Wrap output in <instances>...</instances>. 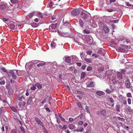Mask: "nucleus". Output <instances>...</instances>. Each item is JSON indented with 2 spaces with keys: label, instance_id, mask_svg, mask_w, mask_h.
<instances>
[{
  "label": "nucleus",
  "instance_id": "26",
  "mask_svg": "<svg viewBox=\"0 0 133 133\" xmlns=\"http://www.w3.org/2000/svg\"><path fill=\"white\" fill-rule=\"evenodd\" d=\"M84 59L85 61L89 63H91V59L88 58L86 57H85L84 58Z\"/></svg>",
  "mask_w": 133,
  "mask_h": 133
},
{
  "label": "nucleus",
  "instance_id": "7",
  "mask_svg": "<svg viewBox=\"0 0 133 133\" xmlns=\"http://www.w3.org/2000/svg\"><path fill=\"white\" fill-rule=\"evenodd\" d=\"M35 119L38 124L40 125L42 127L44 126V124L43 123L38 117H35Z\"/></svg>",
  "mask_w": 133,
  "mask_h": 133
},
{
  "label": "nucleus",
  "instance_id": "12",
  "mask_svg": "<svg viewBox=\"0 0 133 133\" xmlns=\"http://www.w3.org/2000/svg\"><path fill=\"white\" fill-rule=\"evenodd\" d=\"M13 90L11 88H9L8 90V95L9 96H11L13 95Z\"/></svg>",
  "mask_w": 133,
  "mask_h": 133
},
{
  "label": "nucleus",
  "instance_id": "10",
  "mask_svg": "<svg viewBox=\"0 0 133 133\" xmlns=\"http://www.w3.org/2000/svg\"><path fill=\"white\" fill-rule=\"evenodd\" d=\"M36 61H38V63H39L37 65V66L38 67H39L41 66H43L46 64V63L43 61H41L39 60H36Z\"/></svg>",
  "mask_w": 133,
  "mask_h": 133
},
{
  "label": "nucleus",
  "instance_id": "5",
  "mask_svg": "<svg viewBox=\"0 0 133 133\" xmlns=\"http://www.w3.org/2000/svg\"><path fill=\"white\" fill-rule=\"evenodd\" d=\"M8 8L6 4H0V10L2 12L5 11Z\"/></svg>",
  "mask_w": 133,
  "mask_h": 133
},
{
  "label": "nucleus",
  "instance_id": "29",
  "mask_svg": "<svg viewBox=\"0 0 133 133\" xmlns=\"http://www.w3.org/2000/svg\"><path fill=\"white\" fill-rule=\"evenodd\" d=\"M124 39V37L123 36H120L118 38L119 41H122Z\"/></svg>",
  "mask_w": 133,
  "mask_h": 133
},
{
  "label": "nucleus",
  "instance_id": "4",
  "mask_svg": "<svg viewBox=\"0 0 133 133\" xmlns=\"http://www.w3.org/2000/svg\"><path fill=\"white\" fill-rule=\"evenodd\" d=\"M57 26V23L52 24L49 26L50 30L51 32H56V29Z\"/></svg>",
  "mask_w": 133,
  "mask_h": 133
},
{
  "label": "nucleus",
  "instance_id": "17",
  "mask_svg": "<svg viewBox=\"0 0 133 133\" xmlns=\"http://www.w3.org/2000/svg\"><path fill=\"white\" fill-rule=\"evenodd\" d=\"M96 94L99 96H101L104 95V93L103 91H96Z\"/></svg>",
  "mask_w": 133,
  "mask_h": 133
},
{
  "label": "nucleus",
  "instance_id": "48",
  "mask_svg": "<svg viewBox=\"0 0 133 133\" xmlns=\"http://www.w3.org/2000/svg\"><path fill=\"white\" fill-rule=\"evenodd\" d=\"M5 84V81L2 79L1 81H0V85H4Z\"/></svg>",
  "mask_w": 133,
  "mask_h": 133
},
{
  "label": "nucleus",
  "instance_id": "39",
  "mask_svg": "<svg viewBox=\"0 0 133 133\" xmlns=\"http://www.w3.org/2000/svg\"><path fill=\"white\" fill-rule=\"evenodd\" d=\"M38 16L40 17L41 18H43V16L41 12H39L37 14Z\"/></svg>",
  "mask_w": 133,
  "mask_h": 133
},
{
  "label": "nucleus",
  "instance_id": "15",
  "mask_svg": "<svg viewBox=\"0 0 133 133\" xmlns=\"http://www.w3.org/2000/svg\"><path fill=\"white\" fill-rule=\"evenodd\" d=\"M98 54H101L103 56H104L105 54V52L104 50L103 49H102L101 50H99L98 52Z\"/></svg>",
  "mask_w": 133,
  "mask_h": 133
},
{
  "label": "nucleus",
  "instance_id": "62",
  "mask_svg": "<svg viewBox=\"0 0 133 133\" xmlns=\"http://www.w3.org/2000/svg\"><path fill=\"white\" fill-rule=\"evenodd\" d=\"M46 101H47V98H45L44 99V100L41 103L42 104H43Z\"/></svg>",
  "mask_w": 133,
  "mask_h": 133
},
{
  "label": "nucleus",
  "instance_id": "34",
  "mask_svg": "<svg viewBox=\"0 0 133 133\" xmlns=\"http://www.w3.org/2000/svg\"><path fill=\"white\" fill-rule=\"evenodd\" d=\"M79 23L80 24V25L81 27H82L84 24V23L82 21L81 19H80L79 20Z\"/></svg>",
  "mask_w": 133,
  "mask_h": 133
},
{
  "label": "nucleus",
  "instance_id": "46",
  "mask_svg": "<svg viewBox=\"0 0 133 133\" xmlns=\"http://www.w3.org/2000/svg\"><path fill=\"white\" fill-rule=\"evenodd\" d=\"M125 4L126 5L128 6H132V8H133V5L131 4L129 2H126Z\"/></svg>",
  "mask_w": 133,
  "mask_h": 133
},
{
  "label": "nucleus",
  "instance_id": "23",
  "mask_svg": "<svg viewBox=\"0 0 133 133\" xmlns=\"http://www.w3.org/2000/svg\"><path fill=\"white\" fill-rule=\"evenodd\" d=\"M32 97H29L27 102V104H30L31 103L32 101Z\"/></svg>",
  "mask_w": 133,
  "mask_h": 133
},
{
  "label": "nucleus",
  "instance_id": "41",
  "mask_svg": "<svg viewBox=\"0 0 133 133\" xmlns=\"http://www.w3.org/2000/svg\"><path fill=\"white\" fill-rule=\"evenodd\" d=\"M118 21H119V20H118V19H117V20H113V21H112V20H110V21H109V22H113V23H117L118 22Z\"/></svg>",
  "mask_w": 133,
  "mask_h": 133
},
{
  "label": "nucleus",
  "instance_id": "63",
  "mask_svg": "<svg viewBox=\"0 0 133 133\" xmlns=\"http://www.w3.org/2000/svg\"><path fill=\"white\" fill-rule=\"evenodd\" d=\"M1 69L4 72H5L6 71V70L5 68L3 67L1 68Z\"/></svg>",
  "mask_w": 133,
  "mask_h": 133
},
{
  "label": "nucleus",
  "instance_id": "8",
  "mask_svg": "<svg viewBox=\"0 0 133 133\" xmlns=\"http://www.w3.org/2000/svg\"><path fill=\"white\" fill-rule=\"evenodd\" d=\"M99 113L101 114L103 116L105 117V116L106 114V111L104 109H102L100 111L99 113V112H98L97 114L99 115Z\"/></svg>",
  "mask_w": 133,
  "mask_h": 133
},
{
  "label": "nucleus",
  "instance_id": "32",
  "mask_svg": "<svg viewBox=\"0 0 133 133\" xmlns=\"http://www.w3.org/2000/svg\"><path fill=\"white\" fill-rule=\"evenodd\" d=\"M38 89H41L42 88V85L39 83H37L36 85Z\"/></svg>",
  "mask_w": 133,
  "mask_h": 133
},
{
  "label": "nucleus",
  "instance_id": "57",
  "mask_svg": "<svg viewBox=\"0 0 133 133\" xmlns=\"http://www.w3.org/2000/svg\"><path fill=\"white\" fill-rule=\"evenodd\" d=\"M29 90L28 89H26V92L25 94V95L27 96H28L29 95Z\"/></svg>",
  "mask_w": 133,
  "mask_h": 133
},
{
  "label": "nucleus",
  "instance_id": "24",
  "mask_svg": "<svg viewBox=\"0 0 133 133\" xmlns=\"http://www.w3.org/2000/svg\"><path fill=\"white\" fill-rule=\"evenodd\" d=\"M68 127L70 129H75L76 127L74 125L72 124H71L68 126Z\"/></svg>",
  "mask_w": 133,
  "mask_h": 133
},
{
  "label": "nucleus",
  "instance_id": "21",
  "mask_svg": "<svg viewBox=\"0 0 133 133\" xmlns=\"http://www.w3.org/2000/svg\"><path fill=\"white\" fill-rule=\"evenodd\" d=\"M95 85V84L93 82H90L89 84L87 86V87H94Z\"/></svg>",
  "mask_w": 133,
  "mask_h": 133
},
{
  "label": "nucleus",
  "instance_id": "28",
  "mask_svg": "<svg viewBox=\"0 0 133 133\" xmlns=\"http://www.w3.org/2000/svg\"><path fill=\"white\" fill-rule=\"evenodd\" d=\"M86 74H85V72H82L81 73V78H83L84 77L86 76Z\"/></svg>",
  "mask_w": 133,
  "mask_h": 133
},
{
  "label": "nucleus",
  "instance_id": "19",
  "mask_svg": "<svg viewBox=\"0 0 133 133\" xmlns=\"http://www.w3.org/2000/svg\"><path fill=\"white\" fill-rule=\"evenodd\" d=\"M103 28L105 33H107L109 32V28L106 26H103Z\"/></svg>",
  "mask_w": 133,
  "mask_h": 133
},
{
  "label": "nucleus",
  "instance_id": "56",
  "mask_svg": "<svg viewBox=\"0 0 133 133\" xmlns=\"http://www.w3.org/2000/svg\"><path fill=\"white\" fill-rule=\"evenodd\" d=\"M123 102V104H124L125 105H127V102L126 100V99H125V98H124V101H122Z\"/></svg>",
  "mask_w": 133,
  "mask_h": 133
},
{
  "label": "nucleus",
  "instance_id": "20",
  "mask_svg": "<svg viewBox=\"0 0 133 133\" xmlns=\"http://www.w3.org/2000/svg\"><path fill=\"white\" fill-rule=\"evenodd\" d=\"M9 28L12 29H14L15 28V26L13 23H11L9 26Z\"/></svg>",
  "mask_w": 133,
  "mask_h": 133
},
{
  "label": "nucleus",
  "instance_id": "25",
  "mask_svg": "<svg viewBox=\"0 0 133 133\" xmlns=\"http://www.w3.org/2000/svg\"><path fill=\"white\" fill-rule=\"evenodd\" d=\"M120 105L117 104L116 106V110L118 112L120 111Z\"/></svg>",
  "mask_w": 133,
  "mask_h": 133
},
{
  "label": "nucleus",
  "instance_id": "31",
  "mask_svg": "<svg viewBox=\"0 0 133 133\" xmlns=\"http://www.w3.org/2000/svg\"><path fill=\"white\" fill-rule=\"evenodd\" d=\"M77 105L79 108L82 109L83 108V106L81 105L80 102H77Z\"/></svg>",
  "mask_w": 133,
  "mask_h": 133
},
{
  "label": "nucleus",
  "instance_id": "22",
  "mask_svg": "<svg viewBox=\"0 0 133 133\" xmlns=\"http://www.w3.org/2000/svg\"><path fill=\"white\" fill-rule=\"evenodd\" d=\"M123 77L122 75L120 72H119L118 73L117 77L119 80L122 79L123 78Z\"/></svg>",
  "mask_w": 133,
  "mask_h": 133
},
{
  "label": "nucleus",
  "instance_id": "58",
  "mask_svg": "<svg viewBox=\"0 0 133 133\" xmlns=\"http://www.w3.org/2000/svg\"><path fill=\"white\" fill-rule=\"evenodd\" d=\"M121 72L122 74H124L126 72L125 70L123 69H122L121 70Z\"/></svg>",
  "mask_w": 133,
  "mask_h": 133
},
{
  "label": "nucleus",
  "instance_id": "49",
  "mask_svg": "<svg viewBox=\"0 0 133 133\" xmlns=\"http://www.w3.org/2000/svg\"><path fill=\"white\" fill-rule=\"evenodd\" d=\"M117 119L121 121H124L125 120V119L124 118H121L119 117H118Z\"/></svg>",
  "mask_w": 133,
  "mask_h": 133
},
{
  "label": "nucleus",
  "instance_id": "44",
  "mask_svg": "<svg viewBox=\"0 0 133 133\" xmlns=\"http://www.w3.org/2000/svg\"><path fill=\"white\" fill-rule=\"evenodd\" d=\"M127 96L128 97H130V98L132 97V96L131 94V93L130 92L128 93L127 94Z\"/></svg>",
  "mask_w": 133,
  "mask_h": 133
},
{
  "label": "nucleus",
  "instance_id": "6",
  "mask_svg": "<svg viewBox=\"0 0 133 133\" xmlns=\"http://www.w3.org/2000/svg\"><path fill=\"white\" fill-rule=\"evenodd\" d=\"M80 12V11L78 9H73L71 12V14L73 16H76L78 15Z\"/></svg>",
  "mask_w": 133,
  "mask_h": 133
},
{
  "label": "nucleus",
  "instance_id": "45",
  "mask_svg": "<svg viewBox=\"0 0 133 133\" xmlns=\"http://www.w3.org/2000/svg\"><path fill=\"white\" fill-rule=\"evenodd\" d=\"M83 32L84 33H91L90 32V31L89 30H87V29L84 30H83Z\"/></svg>",
  "mask_w": 133,
  "mask_h": 133
},
{
  "label": "nucleus",
  "instance_id": "55",
  "mask_svg": "<svg viewBox=\"0 0 133 133\" xmlns=\"http://www.w3.org/2000/svg\"><path fill=\"white\" fill-rule=\"evenodd\" d=\"M83 114L81 113V114H80L78 117H79L80 118L82 119L83 118Z\"/></svg>",
  "mask_w": 133,
  "mask_h": 133
},
{
  "label": "nucleus",
  "instance_id": "27",
  "mask_svg": "<svg viewBox=\"0 0 133 133\" xmlns=\"http://www.w3.org/2000/svg\"><path fill=\"white\" fill-rule=\"evenodd\" d=\"M51 45L52 48L53 49L55 48L56 46V44L54 42H53L51 43Z\"/></svg>",
  "mask_w": 133,
  "mask_h": 133
},
{
  "label": "nucleus",
  "instance_id": "54",
  "mask_svg": "<svg viewBox=\"0 0 133 133\" xmlns=\"http://www.w3.org/2000/svg\"><path fill=\"white\" fill-rule=\"evenodd\" d=\"M46 105H45L44 108L46 110V111H48L49 112H50V110L49 109L48 107H47V108H46Z\"/></svg>",
  "mask_w": 133,
  "mask_h": 133
},
{
  "label": "nucleus",
  "instance_id": "42",
  "mask_svg": "<svg viewBox=\"0 0 133 133\" xmlns=\"http://www.w3.org/2000/svg\"><path fill=\"white\" fill-rule=\"evenodd\" d=\"M85 109L87 112L89 113L90 112V109L89 108L88 106H86L85 107Z\"/></svg>",
  "mask_w": 133,
  "mask_h": 133
},
{
  "label": "nucleus",
  "instance_id": "9",
  "mask_svg": "<svg viewBox=\"0 0 133 133\" xmlns=\"http://www.w3.org/2000/svg\"><path fill=\"white\" fill-rule=\"evenodd\" d=\"M108 101L112 103V104H110L109 106H111L112 107H114V102L115 101L114 99L111 97H110L108 98Z\"/></svg>",
  "mask_w": 133,
  "mask_h": 133
},
{
  "label": "nucleus",
  "instance_id": "37",
  "mask_svg": "<svg viewBox=\"0 0 133 133\" xmlns=\"http://www.w3.org/2000/svg\"><path fill=\"white\" fill-rule=\"evenodd\" d=\"M118 97L122 101H124V98H125V97H123L122 95H120Z\"/></svg>",
  "mask_w": 133,
  "mask_h": 133
},
{
  "label": "nucleus",
  "instance_id": "35",
  "mask_svg": "<svg viewBox=\"0 0 133 133\" xmlns=\"http://www.w3.org/2000/svg\"><path fill=\"white\" fill-rule=\"evenodd\" d=\"M11 2L13 4H15L17 3L18 2V0H10Z\"/></svg>",
  "mask_w": 133,
  "mask_h": 133
},
{
  "label": "nucleus",
  "instance_id": "38",
  "mask_svg": "<svg viewBox=\"0 0 133 133\" xmlns=\"http://www.w3.org/2000/svg\"><path fill=\"white\" fill-rule=\"evenodd\" d=\"M53 6V4H52V3L51 2H50V3L48 5V6L50 8H51Z\"/></svg>",
  "mask_w": 133,
  "mask_h": 133
},
{
  "label": "nucleus",
  "instance_id": "11",
  "mask_svg": "<svg viewBox=\"0 0 133 133\" xmlns=\"http://www.w3.org/2000/svg\"><path fill=\"white\" fill-rule=\"evenodd\" d=\"M6 112V110L3 107H2L1 108H0V116L4 114Z\"/></svg>",
  "mask_w": 133,
  "mask_h": 133
},
{
  "label": "nucleus",
  "instance_id": "40",
  "mask_svg": "<svg viewBox=\"0 0 133 133\" xmlns=\"http://www.w3.org/2000/svg\"><path fill=\"white\" fill-rule=\"evenodd\" d=\"M36 85V84L33 85L32 87H31V89L34 90H35L36 89V88L35 86Z\"/></svg>",
  "mask_w": 133,
  "mask_h": 133
},
{
  "label": "nucleus",
  "instance_id": "50",
  "mask_svg": "<svg viewBox=\"0 0 133 133\" xmlns=\"http://www.w3.org/2000/svg\"><path fill=\"white\" fill-rule=\"evenodd\" d=\"M59 35L62 36H63L65 37H68L69 36H66V34H59Z\"/></svg>",
  "mask_w": 133,
  "mask_h": 133
},
{
  "label": "nucleus",
  "instance_id": "16",
  "mask_svg": "<svg viewBox=\"0 0 133 133\" xmlns=\"http://www.w3.org/2000/svg\"><path fill=\"white\" fill-rule=\"evenodd\" d=\"M85 42V43H87L88 45H90L93 43L92 38L91 37V38H90Z\"/></svg>",
  "mask_w": 133,
  "mask_h": 133
},
{
  "label": "nucleus",
  "instance_id": "14",
  "mask_svg": "<svg viewBox=\"0 0 133 133\" xmlns=\"http://www.w3.org/2000/svg\"><path fill=\"white\" fill-rule=\"evenodd\" d=\"M125 84L127 88H130V83L129 80H126Z\"/></svg>",
  "mask_w": 133,
  "mask_h": 133
},
{
  "label": "nucleus",
  "instance_id": "51",
  "mask_svg": "<svg viewBox=\"0 0 133 133\" xmlns=\"http://www.w3.org/2000/svg\"><path fill=\"white\" fill-rule=\"evenodd\" d=\"M131 99L130 98H128L127 99V101L129 104H131Z\"/></svg>",
  "mask_w": 133,
  "mask_h": 133
},
{
  "label": "nucleus",
  "instance_id": "47",
  "mask_svg": "<svg viewBox=\"0 0 133 133\" xmlns=\"http://www.w3.org/2000/svg\"><path fill=\"white\" fill-rule=\"evenodd\" d=\"M21 130V131L23 133H25V131L24 130V128L22 126H21L20 128Z\"/></svg>",
  "mask_w": 133,
  "mask_h": 133
},
{
  "label": "nucleus",
  "instance_id": "59",
  "mask_svg": "<svg viewBox=\"0 0 133 133\" xmlns=\"http://www.w3.org/2000/svg\"><path fill=\"white\" fill-rule=\"evenodd\" d=\"M77 92L79 94H82L83 95L85 94V93L84 92H82L81 91H77Z\"/></svg>",
  "mask_w": 133,
  "mask_h": 133
},
{
  "label": "nucleus",
  "instance_id": "36",
  "mask_svg": "<svg viewBox=\"0 0 133 133\" xmlns=\"http://www.w3.org/2000/svg\"><path fill=\"white\" fill-rule=\"evenodd\" d=\"M34 14V12H32L31 13L28 15V16L30 18H31L33 16Z\"/></svg>",
  "mask_w": 133,
  "mask_h": 133
},
{
  "label": "nucleus",
  "instance_id": "60",
  "mask_svg": "<svg viewBox=\"0 0 133 133\" xmlns=\"http://www.w3.org/2000/svg\"><path fill=\"white\" fill-rule=\"evenodd\" d=\"M92 56H94L95 58H97L98 57V56L96 55V54L95 53H93L92 55Z\"/></svg>",
  "mask_w": 133,
  "mask_h": 133
},
{
  "label": "nucleus",
  "instance_id": "53",
  "mask_svg": "<svg viewBox=\"0 0 133 133\" xmlns=\"http://www.w3.org/2000/svg\"><path fill=\"white\" fill-rule=\"evenodd\" d=\"M92 69V67L90 66H88L87 68V70L88 71H89L90 70H91Z\"/></svg>",
  "mask_w": 133,
  "mask_h": 133
},
{
  "label": "nucleus",
  "instance_id": "1",
  "mask_svg": "<svg viewBox=\"0 0 133 133\" xmlns=\"http://www.w3.org/2000/svg\"><path fill=\"white\" fill-rule=\"evenodd\" d=\"M25 99V98L24 96L22 95L21 97L18 96L16 99V103L17 105H18L19 107L23 108L25 106L26 103L22 100Z\"/></svg>",
  "mask_w": 133,
  "mask_h": 133
},
{
  "label": "nucleus",
  "instance_id": "64",
  "mask_svg": "<svg viewBox=\"0 0 133 133\" xmlns=\"http://www.w3.org/2000/svg\"><path fill=\"white\" fill-rule=\"evenodd\" d=\"M92 52L91 51H88L87 52V53L89 55H91Z\"/></svg>",
  "mask_w": 133,
  "mask_h": 133
},
{
  "label": "nucleus",
  "instance_id": "33",
  "mask_svg": "<svg viewBox=\"0 0 133 133\" xmlns=\"http://www.w3.org/2000/svg\"><path fill=\"white\" fill-rule=\"evenodd\" d=\"M106 92L107 93L109 94L113 91V90H112L111 91L108 89H107L106 90Z\"/></svg>",
  "mask_w": 133,
  "mask_h": 133
},
{
  "label": "nucleus",
  "instance_id": "52",
  "mask_svg": "<svg viewBox=\"0 0 133 133\" xmlns=\"http://www.w3.org/2000/svg\"><path fill=\"white\" fill-rule=\"evenodd\" d=\"M13 70L16 71V74L18 76L19 75V73H20V71L18 70Z\"/></svg>",
  "mask_w": 133,
  "mask_h": 133
},
{
  "label": "nucleus",
  "instance_id": "61",
  "mask_svg": "<svg viewBox=\"0 0 133 133\" xmlns=\"http://www.w3.org/2000/svg\"><path fill=\"white\" fill-rule=\"evenodd\" d=\"M32 26L34 27H37L38 26L37 24L35 23H34L32 24Z\"/></svg>",
  "mask_w": 133,
  "mask_h": 133
},
{
  "label": "nucleus",
  "instance_id": "43",
  "mask_svg": "<svg viewBox=\"0 0 133 133\" xmlns=\"http://www.w3.org/2000/svg\"><path fill=\"white\" fill-rule=\"evenodd\" d=\"M125 107L126 110H127L129 112L131 111V108L129 106L127 105Z\"/></svg>",
  "mask_w": 133,
  "mask_h": 133
},
{
  "label": "nucleus",
  "instance_id": "13",
  "mask_svg": "<svg viewBox=\"0 0 133 133\" xmlns=\"http://www.w3.org/2000/svg\"><path fill=\"white\" fill-rule=\"evenodd\" d=\"M14 70H10L9 72V73H10L12 76V78H13L14 79H16L17 78V76H16L15 74L14 73V72H13Z\"/></svg>",
  "mask_w": 133,
  "mask_h": 133
},
{
  "label": "nucleus",
  "instance_id": "30",
  "mask_svg": "<svg viewBox=\"0 0 133 133\" xmlns=\"http://www.w3.org/2000/svg\"><path fill=\"white\" fill-rule=\"evenodd\" d=\"M10 107L12 110L14 112H17V110L13 106H11Z\"/></svg>",
  "mask_w": 133,
  "mask_h": 133
},
{
  "label": "nucleus",
  "instance_id": "18",
  "mask_svg": "<svg viewBox=\"0 0 133 133\" xmlns=\"http://www.w3.org/2000/svg\"><path fill=\"white\" fill-rule=\"evenodd\" d=\"M65 61L68 63H70L71 62V61L70 57H64Z\"/></svg>",
  "mask_w": 133,
  "mask_h": 133
},
{
  "label": "nucleus",
  "instance_id": "2",
  "mask_svg": "<svg viewBox=\"0 0 133 133\" xmlns=\"http://www.w3.org/2000/svg\"><path fill=\"white\" fill-rule=\"evenodd\" d=\"M84 35H83L82 34H79L78 35L83 39L85 40V41H87L89 38H91V36L88 35H85L83 34Z\"/></svg>",
  "mask_w": 133,
  "mask_h": 133
},
{
  "label": "nucleus",
  "instance_id": "3",
  "mask_svg": "<svg viewBox=\"0 0 133 133\" xmlns=\"http://www.w3.org/2000/svg\"><path fill=\"white\" fill-rule=\"evenodd\" d=\"M89 15V13L86 11H82L81 12V17L85 20L87 18Z\"/></svg>",
  "mask_w": 133,
  "mask_h": 133
}]
</instances>
